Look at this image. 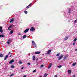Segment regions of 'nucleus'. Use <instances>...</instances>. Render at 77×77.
Segmentation results:
<instances>
[{"label": "nucleus", "instance_id": "1", "mask_svg": "<svg viewBox=\"0 0 77 77\" xmlns=\"http://www.w3.org/2000/svg\"><path fill=\"white\" fill-rule=\"evenodd\" d=\"M63 55H62L60 56H59V57L58 58L59 60H60L62 59V58H63Z\"/></svg>", "mask_w": 77, "mask_h": 77}, {"label": "nucleus", "instance_id": "2", "mask_svg": "<svg viewBox=\"0 0 77 77\" xmlns=\"http://www.w3.org/2000/svg\"><path fill=\"white\" fill-rule=\"evenodd\" d=\"M52 51V50L51 49H50L47 52V53L46 54H50V52H51V51Z\"/></svg>", "mask_w": 77, "mask_h": 77}, {"label": "nucleus", "instance_id": "3", "mask_svg": "<svg viewBox=\"0 0 77 77\" xmlns=\"http://www.w3.org/2000/svg\"><path fill=\"white\" fill-rule=\"evenodd\" d=\"M35 28H33V27H32L31 28L30 30L31 32H33V31H35Z\"/></svg>", "mask_w": 77, "mask_h": 77}, {"label": "nucleus", "instance_id": "4", "mask_svg": "<svg viewBox=\"0 0 77 77\" xmlns=\"http://www.w3.org/2000/svg\"><path fill=\"white\" fill-rule=\"evenodd\" d=\"M0 32L2 33L3 32V31L2 29V26H0Z\"/></svg>", "mask_w": 77, "mask_h": 77}, {"label": "nucleus", "instance_id": "5", "mask_svg": "<svg viewBox=\"0 0 77 77\" xmlns=\"http://www.w3.org/2000/svg\"><path fill=\"white\" fill-rule=\"evenodd\" d=\"M29 30V28H28V29L25 30L24 31V32L25 33H27V32H28V31Z\"/></svg>", "mask_w": 77, "mask_h": 77}, {"label": "nucleus", "instance_id": "6", "mask_svg": "<svg viewBox=\"0 0 77 77\" xmlns=\"http://www.w3.org/2000/svg\"><path fill=\"white\" fill-rule=\"evenodd\" d=\"M32 45L33 46V47H35V48H36L37 47H36V43H34L32 44Z\"/></svg>", "mask_w": 77, "mask_h": 77}, {"label": "nucleus", "instance_id": "7", "mask_svg": "<svg viewBox=\"0 0 77 77\" xmlns=\"http://www.w3.org/2000/svg\"><path fill=\"white\" fill-rule=\"evenodd\" d=\"M67 57H68V55H65L64 58L63 60H66V59Z\"/></svg>", "mask_w": 77, "mask_h": 77}, {"label": "nucleus", "instance_id": "8", "mask_svg": "<svg viewBox=\"0 0 77 77\" xmlns=\"http://www.w3.org/2000/svg\"><path fill=\"white\" fill-rule=\"evenodd\" d=\"M3 56H4V55L3 54H0V57H2Z\"/></svg>", "mask_w": 77, "mask_h": 77}, {"label": "nucleus", "instance_id": "9", "mask_svg": "<svg viewBox=\"0 0 77 77\" xmlns=\"http://www.w3.org/2000/svg\"><path fill=\"white\" fill-rule=\"evenodd\" d=\"M8 57V55H7L4 58V60H6V59Z\"/></svg>", "mask_w": 77, "mask_h": 77}, {"label": "nucleus", "instance_id": "10", "mask_svg": "<svg viewBox=\"0 0 77 77\" xmlns=\"http://www.w3.org/2000/svg\"><path fill=\"white\" fill-rule=\"evenodd\" d=\"M32 5V3H31L29 5H28L27 6L26 8V9H28V8H29V7H30V5Z\"/></svg>", "mask_w": 77, "mask_h": 77}, {"label": "nucleus", "instance_id": "11", "mask_svg": "<svg viewBox=\"0 0 77 77\" xmlns=\"http://www.w3.org/2000/svg\"><path fill=\"white\" fill-rule=\"evenodd\" d=\"M14 18L10 20V23H12L14 21Z\"/></svg>", "mask_w": 77, "mask_h": 77}, {"label": "nucleus", "instance_id": "12", "mask_svg": "<svg viewBox=\"0 0 77 77\" xmlns=\"http://www.w3.org/2000/svg\"><path fill=\"white\" fill-rule=\"evenodd\" d=\"M68 72L69 74H71V70H69L68 71Z\"/></svg>", "mask_w": 77, "mask_h": 77}, {"label": "nucleus", "instance_id": "13", "mask_svg": "<svg viewBox=\"0 0 77 77\" xmlns=\"http://www.w3.org/2000/svg\"><path fill=\"white\" fill-rule=\"evenodd\" d=\"M47 75H48V74H47V73H45V74L44 75V77H46L47 76Z\"/></svg>", "mask_w": 77, "mask_h": 77}, {"label": "nucleus", "instance_id": "14", "mask_svg": "<svg viewBox=\"0 0 77 77\" xmlns=\"http://www.w3.org/2000/svg\"><path fill=\"white\" fill-rule=\"evenodd\" d=\"M52 65V64H50L49 66H48V69H49L50 68V67Z\"/></svg>", "mask_w": 77, "mask_h": 77}, {"label": "nucleus", "instance_id": "15", "mask_svg": "<svg viewBox=\"0 0 77 77\" xmlns=\"http://www.w3.org/2000/svg\"><path fill=\"white\" fill-rule=\"evenodd\" d=\"M40 52L37 51L35 52V54H40Z\"/></svg>", "mask_w": 77, "mask_h": 77}, {"label": "nucleus", "instance_id": "16", "mask_svg": "<svg viewBox=\"0 0 77 77\" xmlns=\"http://www.w3.org/2000/svg\"><path fill=\"white\" fill-rule=\"evenodd\" d=\"M33 61H35V56H33Z\"/></svg>", "mask_w": 77, "mask_h": 77}, {"label": "nucleus", "instance_id": "17", "mask_svg": "<svg viewBox=\"0 0 77 77\" xmlns=\"http://www.w3.org/2000/svg\"><path fill=\"white\" fill-rule=\"evenodd\" d=\"M76 63H76V62H75L73 64L72 66H75V65H76Z\"/></svg>", "mask_w": 77, "mask_h": 77}, {"label": "nucleus", "instance_id": "18", "mask_svg": "<svg viewBox=\"0 0 77 77\" xmlns=\"http://www.w3.org/2000/svg\"><path fill=\"white\" fill-rule=\"evenodd\" d=\"M62 66L59 65V66H58L57 67L59 68H61L62 67Z\"/></svg>", "mask_w": 77, "mask_h": 77}, {"label": "nucleus", "instance_id": "19", "mask_svg": "<svg viewBox=\"0 0 77 77\" xmlns=\"http://www.w3.org/2000/svg\"><path fill=\"white\" fill-rule=\"evenodd\" d=\"M1 37H2V38H3V37H4V35H0V38H1Z\"/></svg>", "mask_w": 77, "mask_h": 77}, {"label": "nucleus", "instance_id": "20", "mask_svg": "<svg viewBox=\"0 0 77 77\" xmlns=\"http://www.w3.org/2000/svg\"><path fill=\"white\" fill-rule=\"evenodd\" d=\"M26 38V35H25L24 36H23V39H25Z\"/></svg>", "mask_w": 77, "mask_h": 77}, {"label": "nucleus", "instance_id": "21", "mask_svg": "<svg viewBox=\"0 0 77 77\" xmlns=\"http://www.w3.org/2000/svg\"><path fill=\"white\" fill-rule=\"evenodd\" d=\"M13 31H11L10 32V34H12L13 33Z\"/></svg>", "mask_w": 77, "mask_h": 77}, {"label": "nucleus", "instance_id": "22", "mask_svg": "<svg viewBox=\"0 0 77 77\" xmlns=\"http://www.w3.org/2000/svg\"><path fill=\"white\" fill-rule=\"evenodd\" d=\"M60 53H59L58 54H57L56 55V56H59L60 55Z\"/></svg>", "mask_w": 77, "mask_h": 77}, {"label": "nucleus", "instance_id": "23", "mask_svg": "<svg viewBox=\"0 0 77 77\" xmlns=\"http://www.w3.org/2000/svg\"><path fill=\"white\" fill-rule=\"evenodd\" d=\"M11 68H14L15 67H14V66L12 65L11 66Z\"/></svg>", "mask_w": 77, "mask_h": 77}, {"label": "nucleus", "instance_id": "24", "mask_svg": "<svg viewBox=\"0 0 77 77\" xmlns=\"http://www.w3.org/2000/svg\"><path fill=\"white\" fill-rule=\"evenodd\" d=\"M13 75H14V74H11V75H10V76L12 77V76H13Z\"/></svg>", "mask_w": 77, "mask_h": 77}, {"label": "nucleus", "instance_id": "25", "mask_svg": "<svg viewBox=\"0 0 77 77\" xmlns=\"http://www.w3.org/2000/svg\"><path fill=\"white\" fill-rule=\"evenodd\" d=\"M33 72H36V69H35V70H34L33 71Z\"/></svg>", "mask_w": 77, "mask_h": 77}, {"label": "nucleus", "instance_id": "26", "mask_svg": "<svg viewBox=\"0 0 77 77\" xmlns=\"http://www.w3.org/2000/svg\"><path fill=\"white\" fill-rule=\"evenodd\" d=\"M24 13H25V14H27V11H24Z\"/></svg>", "mask_w": 77, "mask_h": 77}, {"label": "nucleus", "instance_id": "27", "mask_svg": "<svg viewBox=\"0 0 77 77\" xmlns=\"http://www.w3.org/2000/svg\"><path fill=\"white\" fill-rule=\"evenodd\" d=\"M76 41H77V38H75V39H74V41H75V42Z\"/></svg>", "mask_w": 77, "mask_h": 77}, {"label": "nucleus", "instance_id": "28", "mask_svg": "<svg viewBox=\"0 0 77 77\" xmlns=\"http://www.w3.org/2000/svg\"><path fill=\"white\" fill-rule=\"evenodd\" d=\"M9 63L10 64H12V62L11 61L9 62Z\"/></svg>", "mask_w": 77, "mask_h": 77}, {"label": "nucleus", "instance_id": "29", "mask_svg": "<svg viewBox=\"0 0 77 77\" xmlns=\"http://www.w3.org/2000/svg\"><path fill=\"white\" fill-rule=\"evenodd\" d=\"M22 63L21 61H20L19 62V64H22Z\"/></svg>", "mask_w": 77, "mask_h": 77}, {"label": "nucleus", "instance_id": "30", "mask_svg": "<svg viewBox=\"0 0 77 77\" xmlns=\"http://www.w3.org/2000/svg\"><path fill=\"white\" fill-rule=\"evenodd\" d=\"M12 25H10L9 27H8L9 29H10L11 27H12Z\"/></svg>", "mask_w": 77, "mask_h": 77}, {"label": "nucleus", "instance_id": "31", "mask_svg": "<svg viewBox=\"0 0 77 77\" xmlns=\"http://www.w3.org/2000/svg\"><path fill=\"white\" fill-rule=\"evenodd\" d=\"M11 61L12 62H14V60L13 59L12 60H11Z\"/></svg>", "mask_w": 77, "mask_h": 77}, {"label": "nucleus", "instance_id": "32", "mask_svg": "<svg viewBox=\"0 0 77 77\" xmlns=\"http://www.w3.org/2000/svg\"><path fill=\"white\" fill-rule=\"evenodd\" d=\"M69 13H71V10L70 9H69Z\"/></svg>", "mask_w": 77, "mask_h": 77}, {"label": "nucleus", "instance_id": "33", "mask_svg": "<svg viewBox=\"0 0 77 77\" xmlns=\"http://www.w3.org/2000/svg\"><path fill=\"white\" fill-rule=\"evenodd\" d=\"M27 64L29 65H30V63H27Z\"/></svg>", "mask_w": 77, "mask_h": 77}, {"label": "nucleus", "instance_id": "34", "mask_svg": "<svg viewBox=\"0 0 77 77\" xmlns=\"http://www.w3.org/2000/svg\"><path fill=\"white\" fill-rule=\"evenodd\" d=\"M7 44H10V43L8 41L7 42Z\"/></svg>", "mask_w": 77, "mask_h": 77}, {"label": "nucleus", "instance_id": "35", "mask_svg": "<svg viewBox=\"0 0 77 77\" xmlns=\"http://www.w3.org/2000/svg\"><path fill=\"white\" fill-rule=\"evenodd\" d=\"M68 38L67 37H66L65 38V40H67V39H68Z\"/></svg>", "mask_w": 77, "mask_h": 77}, {"label": "nucleus", "instance_id": "36", "mask_svg": "<svg viewBox=\"0 0 77 77\" xmlns=\"http://www.w3.org/2000/svg\"><path fill=\"white\" fill-rule=\"evenodd\" d=\"M44 66V65H41V67H43Z\"/></svg>", "mask_w": 77, "mask_h": 77}, {"label": "nucleus", "instance_id": "37", "mask_svg": "<svg viewBox=\"0 0 77 77\" xmlns=\"http://www.w3.org/2000/svg\"><path fill=\"white\" fill-rule=\"evenodd\" d=\"M73 45H75V42H74L73 43Z\"/></svg>", "mask_w": 77, "mask_h": 77}, {"label": "nucleus", "instance_id": "38", "mask_svg": "<svg viewBox=\"0 0 77 77\" xmlns=\"http://www.w3.org/2000/svg\"><path fill=\"white\" fill-rule=\"evenodd\" d=\"M27 77V75H25L23 77Z\"/></svg>", "mask_w": 77, "mask_h": 77}, {"label": "nucleus", "instance_id": "39", "mask_svg": "<svg viewBox=\"0 0 77 77\" xmlns=\"http://www.w3.org/2000/svg\"><path fill=\"white\" fill-rule=\"evenodd\" d=\"M11 52H9V53L8 54H11Z\"/></svg>", "mask_w": 77, "mask_h": 77}, {"label": "nucleus", "instance_id": "40", "mask_svg": "<svg viewBox=\"0 0 77 77\" xmlns=\"http://www.w3.org/2000/svg\"><path fill=\"white\" fill-rule=\"evenodd\" d=\"M76 21H77V20H75V21H74V23H76Z\"/></svg>", "mask_w": 77, "mask_h": 77}, {"label": "nucleus", "instance_id": "41", "mask_svg": "<svg viewBox=\"0 0 77 77\" xmlns=\"http://www.w3.org/2000/svg\"><path fill=\"white\" fill-rule=\"evenodd\" d=\"M8 29L9 30H11V29L9 28V27L8 28Z\"/></svg>", "mask_w": 77, "mask_h": 77}, {"label": "nucleus", "instance_id": "42", "mask_svg": "<svg viewBox=\"0 0 77 77\" xmlns=\"http://www.w3.org/2000/svg\"><path fill=\"white\" fill-rule=\"evenodd\" d=\"M18 35H21V34H20V33H19V34H18Z\"/></svg>", "mask_w": 77, "mask_h": 77}, {"label": "nucleus", "instance_id": "43", "mask_svg": "<svg viewBox=\"0 0 77 77\" xmlns=\"http://www.w3.org/2000/svg\"><path fill=\"white\" fill-rule=\"evenodd\" d=\"M34 42V41H32V43H33Z\"/></svg>", "mask_w": 77, "mask_h": 77}, {"label": "nucleus", "instance_id": "44", "mask_svg": "<svg viewBox=\"0 0 77 77\" xmlns=\"http://www.w3.org/2000/svg\"><path fill=\"white\" fill-rule=\"evenodd\" d=\"M23 68H24V67H22V68H21V69H23Z\"/></svg>", "mask_w": 77, "mask_h": 77}, {"label": "nucleus", "instance_id": "45", "mask_svg": "<svg viewBox=\"0 0 77 77\" xmlns=\"http://www.w3.org/2000/svg\"><path fill=\"white\" fill-rule=\"evenodd\" d=\"M55 77H57V76L56 75H55L54 76Z\"/></svg>", "mask_w": 77, "mask_h": 77}, {"label": "nucleus", "instance_id": "46", "mask_svg": "<svg viewBox=\"0 0 77 77\" xmlns=\"http://www.w3.org/2000/svg\"><path fill=\"white\" fill-rule=\"evenodd\" d=\"M75 51H77V49H75Z\"/></svg>", "mask_w": 77, "mask_h": 77}, {"label": "nucleus", "instance_id": "47", "mask_svg": "<svg viewBox=\"0 0 77 77\" xmlns=\"http://www.w3.org/2000/svg\"><path fill=\"white\" fill-rule=\"evenodd\" d=\"M38 60V59L37 58L36 60Z\"/></svg>", "mask_w": 77, "mask_h": 77}, {"label": "nucleus", "instance_id": "48", "mask_svg": "<svg viewBox=\"0 0 77 77\" xmlns=\"http://www.w3.org/2000/svg\"><path fill=\"white\" fill-rule=\"evenodd\" d=\"M12 55H10V57H11V56H12Z\"/></svg>", "mask_w": 77, "mask_h": 77}, {"label": "nucleus", "instance_id": "49", "mask_svg": "<svg viewBox=\"0 0 77 77\" xmlns=\"http://www.w3.org/2000/svg\"><path fill=\"white\" fill-rule=\"evenodd\" d=\"M75 75H73V77H75Z\"/></svg>", "mask_w": 77, "mask_h": 77}, {"label": "nucleus", "instance_id": "50", "mask_svg": "<svg viewBox=\"0 0 77 77\" xmlns=\"http://www.w3.org/2000/svg\"><path fill=\"white\" fill-rule=\"evenodd\" d=\"M9 41L11 42V40H9Z\"/></svg>", "mask_w": 77, "mask_h": 77}]
</instances>
